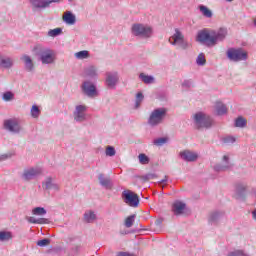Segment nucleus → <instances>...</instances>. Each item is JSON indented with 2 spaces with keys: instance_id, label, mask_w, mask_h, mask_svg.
<instances>
[{
  "instance_id": "1",
  "label": "nucleus",
  "mask_w": 256,
  "mask_h": 256,
  "mask_svg": "<svg viewBox=\"0 0 256 256\" xmlns=\"http://www.w3.org/2000/svg\"><path fill=\"white\" fill-rule=\"evenodd\" d=\"M227 37V29L220 28L215 31L212 29L204 28L198 31L196 41L207 47H215L219 41H223Z\"/></svg>"
},
{
  "instance_id": "2",
  "label": "nucleus",
  "mask_w": 256,
  "mask_h": 256,
  "mask_svg": "<svg viewBox=\"0 0 256 256\" xmlns=\"http://www.w3.org/2000/svg\"><path fill=\"white\" fill-rule=\"evenodd\" d=\"M32 52L38 57V61H40L42 65H53V63L57 61V53L55 50L42 44H36Z\"/></svg>"
},
{
  "instance_id": "3",
  "label": "nucleus",
  "mask_w": 256,
  "mask_h": 256,
  "mask_svg": "<svg viewBox=\"0 0 256 256\" xmlns=\"http://www.w3.org/2000/svg\"><path fill=\"white\" fill-rule=\"evenodd\" d=\"M131 33L134 37H140V39H150L153 36V28L149 25L135 23L131 27Z\"/></svg>"
},
{
  "instance_id": "4",
  "label": "nucleus",
  "mask_w": 256,
  "mask_h": 256,
  "mask_svg": "<svg viewBox=\"0 0 256 256\" xmlns=\"http://www.w3.org/2000/svg\"><path fill=\"white\" fill-rule=\"evenodd\" d=\"M167 111L165 107L154 109L148 118V125H150V127L161 125V123L165 121V117H167Z\"/></svg>"
},
{
  "instance_id": "5",
  "label": "nucleus",
  "mask_w": 256,
  "mask_h": 256,
  "mask_svg": "<svg viewBox=\"0 0 256 256\" xmlns=\"http://www.w3.org/2000/svg\"><path fill=\"white\" fill-rule=\"evenodd\" d=\"M194 123L197 129H210L213 127V118L203 112H197L194 115Z\"/></svg>"
},
{
  "instance_id": "6",
  "label": "nucleus",
  "mask_w": 256,
  "mask_h": 256,
  "mask_svg": "<svg viewBox=\"0 0 256 256\" xmlns=\"http://www.w3.org/2000/svg\"><path fill=\"white\" fill-rule=\"evenodd\" d=\"M170 45H177L180 49L186 50L189 49V42L185 40L183 32L179 29H175V33L169 38Z\"/></svg>"
},
{
  "instance_id": "7",
  "label": "nucleus",
  "mask_w": 256,
  "mask_h": 256,
  "mask_svg": "<svg viewBox=\"0 0 256 256\" xmlns=\"http://www.w3.org/2000/svg\"><path fill=\"white\" fill-rule=\"evenodd\" d=\"M41 173H43V169H41L40 167L25 168L21 175V179L22 181H26V182L33 181V179H36V177H39Z\"/></svg>"
},
{
  "instance_id": "8",
  "label": "nucleus",
  "mask_w": 256,
  "mask_h": 256,
  "mask_svg": "<svg viewBox=\"0 0 256 256\" xmlns=\"http://www.w3.org/2000/svg\"><path fill=\"white\" fill-rule=\"evenodd\" d=\"M227 57L230 59V61H247V52L243 51L241 48H230L227 51Z\"/></svg>"
},
{
  "instance_id": "9",
  "label": "nucleus",
  "mask_w": 256,
  "mask_h": 256,
  "mask_svg": "<svg viewBox=\"0 0 256 256\" xmlns=\"http://www.w3.org/2000/svg\"><path fill=\"white\" fill-rule=\"evenodd\" d=\"M122 199L129 207H139V196L130 190L122 192Z\"/></svg>"
},
{
  "instance_id": "10",
  "label": "nucleus",
  "mask_w": 256,
  "mask_h": 256,
  "mask_svg": "<svg viewBox=\"0 0 256 256\" xmlns=\"http://www.w3.org/2000/svg\"><path fill=\"white\" fill-rule=\"evenodd\" d=\"M87 109L86 105H77L73 112L74 121L83 123L87 119Z\"/></svg>"
},
{
  "instance_id": "11",
  "label": "nucleus",
  "mask_w": 256,
  "mask_h": 256,
  "mask_svg": "<svg viewBox=\"0 0 256 256\" xmlns=\"http://www.w3.org/2000/svg\"><path fill=\"white\" fill-rule=\"evenodd\" d=\"M119 83V73L106 72L105 84L108 89H115Z\"/></svg>"
},
{
  "instance_id": "12",
  "label": "nucleus",
  "mask_w": 256,
  "mask_h": 256,
  "mask_svg": "<svg viewBox=\"0 0 256 256\" xmlns=\"http://www.w3.org/2000/svg\"><path fill=\"white\" fill-rule=\"evenodd\" d=\"M4 128L10 133H19L21 131V123L17 119H9L4 122Z\"/></svg>"
},
{
  "instance_id": "13",
  "label": "nucleus",
  "mask_w": 256,
  "mask_h": 256,
  "mask_svg": "<svg viewBox=\"0 0 256 256\" xmlns=\"http://www.w3.org/2000/svg\"><path fill=\"white\" fill-rule=\"evenodd\" d=\"M33 9H47L51 3H61V0H30Z\"/></svg>"
},
{
  "instance_id": "14",
  "label": "nucleus",
  "mask_w": 256,
  "mask_h": 256,
  "mask_svg": "<svg viewBox=\"0 0 256 256\" xmlns=\"http://www.w3.org/2000/svg\"><path fill=\"white\" fill-rule=\"evenodd\" d=\"M82 91L87 97H97V88L91 81H85L82 83Z\"/></svg>"
},
{
  "instance_id": "15",
  "label": "nucleus",
  "mask_w": 256,
  "mask_h": 256,
  "mask_svg": "<svg viewBox=\"0 0 256 256\" xmlns=\"http://www.w3.org/2000/svg\"><path fill=\"white\" fill-rule=\"evenodd\" d=\"M42 187L43 189H45L46 191H51V189L53 191H60L61 190V186L57 183H55L53 181V177L48 176L45 181L42 183Z\"/></svg>"
},
{
  "instance_id": "16",
  "label": "nucleus",
  "mask_w": 256,
  "mask_h": 256,
  "mask_svg": "<svg viewBox=\"0 0 256 256\" xmlns=\"http://www.w3.org/2000/svg\"><path fill=\"white\" fill-rule=\"evenodd\" d=\"M180 157L181 159H183V161H187V162H193V161H197V159H199V154H197L196 152L190 151V150H184L182 152H180Z\"/></svg>"
},
{
  "instance_id": "17",
  "label": "nucleus",
  "mask_w": 256,
  "mask_h": 256,
  "mask_svg": "<svg viewBox=\"0 0 256 256\" xmlns=\"http://www.w3.org/2000/svg\"><path fill=\"white\" fill-rule=\"evenodd\" d=\"M231 167H233V165L231 164V162H229V156L224 155L222 158V163L221 164H216L214 166V170L215 171H228V169H231Z\"/></svg>"
},
{
  "instance_id": "18",
  "label": "nucleus",
  "mask_w": 256,
  "mask_h": 256,
  "mask_svg": "<svg viewBox=\"0 0 256 256\" xmlns=\"http://www.w3.org/2000/svg\"><path fill=\"white\" fill-rule=\"evenodd\" d=\"M21 61H23L24 69L25 71H28V73H31L35 70V63H33V59H31V56L24 54L21 57Z\"/></svg>"
},
{
  "instance_id": "19",
  "label": "nucleus",
  "mask_w": 256,
  "mask_h": 256,
  "mask_svg": "<svg viewBox=\"0 0 256 256\" xmlns=\"http://www.w3.org/2000/svg\"><path fill=\"white\" fill-rule=\"evenodd\" d=\"M98 181L101 187H104V189H108V190L113 189V181H111V178L106 177L105 174L103 173L98 174Z\"/></svg>"
},
{
  "instance_id": "20",
  "label": "nucleus",
  "mask_w": 256,
  "mask_h": 256,
  "mask_svg": "<svg viewBox=\"0 0 256 256\" xmlns=\"http://www.w3.org/2000/svg\"><path fill=\"white\" fill-rule=\"evenodd\" d=\"M224 217H225V212L214 211V212L210 213L208 221L212 225H217V223H219V221H221Z\"/></svg>"
},
{
  "instance_id": "21",
  "label": "nucleus",
  "mask_w": 256,
  "mask_h": 256,
  "mask_svg": "<svg viewBox=\"0 0 256 256\" xmlns=\"http://www.w3.org/2000/svg\"><path fill=\"white\" fill-rule=\"evenodd\" d=\"M62 19L66 25H75V23H77V17L71 11H66Z\"/></svg>"
},
{
  "instance_id": "22",
  "label": "nucleus",
  "mask_w": 256,
  "mask_h": 256,
  "mask_svg": "<svg viewBox=\"0 0 256 256\" xmlns=\"http://www.w3.org/2000/svg\"><path fill=\"white\" fill-rule=\"evenodd\" d=\"M84 223H95L97 221V213L93 210H86L83 215Z\"/></svg>"
},
{
  "instance_id": "23",
  "label": "nucleus",
  "mask_w": 256,
  "mask_h": 256,
  "mask_svg": "<svg viewBox=\"0 0 256 256\" xmlns=\"http://www.w3.org/2000/svg\"><path fill=\"white\" fill-rule=\"evenodd\" d=\"M84 75H86V77H90L91 79L98 77L99 73L97 72V67H95L94 65L86 67L84 69Z\"/></svg>"
},
{
  "instance_id": "24",
  "label": "nucleus",
  "mask_w": 256,
  "mask_h": 256,
  "mask_svg": "<svg viewBox=\"0 0 256 256\" xmlns=\"http://www.w3.org/2000/svg\"><path fill=\"white\" fill-rule=\"evenodd\" d=\"M172 211L174 215H182L183 211H185V203L175 202L172 206Z\"/></svg>"
},
{
  "instance_id": "25",
  "label": "nucleus",
  "mask_w": 256,
  "mask_h": 256,
  "mask_svg": "<svg viewBox=\"0 0 256 256\" xmlns=\"http://www.w3.org/2000/svg\"><path fill=\"white\" fill-rule=\"evenodd\" d=\"M13 63V58L4 57L0 60V67H3V69H11V67H13Z\"/></svg>"
},
{
  "instance_id": "26",
  "label": "nucleus",
  "mask_w": 256,
  "mask_h": 256,
  "mask_svg": "<svg viewBox=\"0 0 256 256\" xmlns=\"http://www.w3.org/2000/svg\"><path fill=\"white\" fill-rule=\"evenodd\" d=\"M28 223H33L34 225H47L49 223V219L47 218H35V217H28Z\"/></svg>"
},
{
  "instance_id": "27",
  "label": "nucleus",
  "mask_w": 256,
  "mask_h": 256,
  "mask_svg": "<svg viewBox=\"0 0 256 256\" xmlns=\"http://www.w3.org/2000/svg\"><path fill=\"white\" fill-rule=\"evenodd\" d=\"M198 8L200 13L203 15V17H206V19H211V17H213V11H211V9H209L207 6L200 5Z\"/></svg>"
},
{
  "instance_id": "28",
  "label": "nucleus",
  "mask_w": 256,
  "mask_h": 256,
  "mask_svg": "<svg viewBox=\"0 0 256 256\" xmlns=\"http://www.w3.org/2000/svg\"><path fill=\"white\" fill-rule=\"evenodd\" d=\"M214 109H215L217 115L227 114V106H225V104H223L222 102H216Z\"/></svg>"
},
{
  "instance_id": "29",
  "label": "nucleus",
  "mask_w": 256,
  "mask_h": 256,
  "mask_svg": "<svg viewBox=\"0 0 256 256\" xmlns=\"http://www.w3.org/2000/svg\"><path fill=\"white\" fill-rule=\"evenodd\" d=\"M139 79L146 85H151L155 83V78L153 76L146 75L145 73H140Z\"/></svg>"
},
{
  "instance_id": "30",
  "label": "nucleus",
  "mask_w": 256,
  "mask_h": 256,
  "mask_svg": "<svg viewBox=\"0 0 256 256\" xmlns=\"http://www.w3.org/2000/svg\"><path fill=\"white\" fill-rule=\"evenodd\" d=\"M13 239V233L10 231H0V241L5 243L7 241H11Z\"/></svg>"
},
{
  "instance_id": "31",
  "label": "nucleus",
  "mask_w": 256,
  "mask_h": 256,
  "mask_svg": "<svg viewBox=\"0 0 256 256\" xmlns=\"http://www.w3.org/2000/svg\"><path fill=\"white\" fill-rule=\"evenodd\" d=\"M74 56L76 59H79V60L89 59V57H91V55L89 54V51L87 50L76 52Z\"/></svg>"
},
{
  "instance_id": "32",
  "label": "nucleus",
  "mask_w": 256,
  "mask_h": 256,
  "mask_svg": "<svg viewBox=\"0 0 256 256\" xmlns=\"http://www.w3.org/2000/svg\"><path fill=\"white\" fill-rule=\"evenodd\" d=\"M143 99H145L143 92H138L136 94L135 109H139V107H141V103H143Z\"/></svg>"
},
{
  "instance_id": "33",
  "label": "nucleus",
  "mask_w": 256,
  "mask_h": 256,
  "mask_svg": "<svg viewBox=\"0 0 256 256\" xmlns=\"http://www.w3.org/2000/svg\"><path fill=\"white\" fill-rule=\"evenodd\" d=\"M32 215H36V216L47 215V210H45V208H43V207H35L32 210Z\"/></svg>"
},
{
  "instance_id": "34",
  "label": "nucleus",
  "mask_w": 256,
  "mask_h": 256,
  "mask_svg": "<svg viewBox=\"0 0 256 256\" xmlns=\"http://www.w3.org/2000/svg\"><path fill=\"white\" fill-rule=\"evenodd\" d=\"M39 115H41V110L39 109V106L33 105L31 108V117H33V119H37L39 118Z\"/></svg>"
},
{
  "instance_id": "35",
  "label": "nucleus",
  "mask_w": 256,
  "mask_h": 256,
  "mask_svg": "<svg viewBox=\"0 0 256 256\" xmlns=\"http://www.w3.org/2000/svg\"><path fill=\"white\" fill-rule=\"evenodd\" d=\"M235 127H247V120L243 117H238L235 121Z\"/></svg>"
},
{
  "instance_id": "36",
  "label": "nucleus",
  "mask_w": 256,
  "mask_h": 256,
  "mask_svg": "<svg viewBox=\"0 0 256 256\" xmlns=\"http://www.w3.org/2000/svg\"><path fill=\"white\" fill-rule=\"evenodd\" d=\"M133 223H135V214L128 216L125 220V227H127V229L133 227Z\"/></svg>"
},
{
  "instance_id": "37",
  "label": "nucleus",
  "mask_w": 256,
  "mask_h": 256,
  "mask_svg": "<svg viewBox=\"0 0 256 256\" xmlns=\"http://www.w3.org/2000/svg\"><path fill=\"white\" fill-rule=\"evenodd\" d=\"M63 33L61 28H56L48 31V37H57Z\"/></svg>"
},
{
  "instance_id": "38",
  "label": "nucleus",
  "mask_w": 256,
  "mask_h": 256,
  "mask_svg": "<svg viewBox=\"0 0 256 256\" xmlns=\"http://www.w3.org/2000/svg\"><path fill=\"white\" fill-rule=\"evenodd\" d=\"M138 159L141 165H149V156H146L145 154H139Z\"/></svg>"
},
{
  "instance_id": "39",
  "label": "nucleus",
  "mask_w": 256,
  "mask_h": 256,
  "mask_svg": "<svg viewBox=\"0 0 256 256\" xmlns=\"http://www.w3.org/2000/svg\"><path fill=\"white\" fill-rule=\"evenodd\" d=\"M167 141H169V139L165 137L157 138L154 140V145H156L157 147H162V145H165Z\"/></svg>"
},
{
  "instance_id": "40",
  "label": "nucleus",
  "mask_w": 256,
  "mask_h": 256,
  "mask_svg": "<svg viewBox=\"0 0 256 256\" xmlns=\"http://www.w3.org/2000/svg\"><path fill=\"white\" fill-rule=\"evenodd\" d=\"M105 153H106L107 157H115V154L117 152L115 151V147L107 146Z\"/></svg>"
},
{
  "instance_id": "41",
  "label": "nucleus",
  "mask_w": 256,
  "mask_h": 256,
  "mask_svg": "<svg viewBox=\"0 0 256 256\" xmlns=\"http://www.w3.org/2000/svg\"><path fill=\"white\" fill-rule=\"evenodd\" d=\"M51 244V240L49 238H44L37 242L38 247H47V245Z\"/></svg>"
},
{
  "instance_id": "42",
  "label": "nucleus",
  "mask_w": 256,
  "mask_h": 256,
  "mask_svg": "<svg viewBox=\"0 0 256 256\" xmlns=\"http://www.w3.org/2000/svg\"><path fill=\"white\" fill-rule=\"evenodd\" d=\"M197 65H205L207 63V60L205 59V54H200L196 59Z\"/></svg>"
},
{
  "instance_id": "43",
  "label": "nucleus",
  "mask_w": 256,
  "mask_h": 256,
  "mask_svg": "<svg viewBox=\"0 0 256 256\" xmlns=\"http://www.w3.org/2000/svg\"><path fill=\"white\" fill-rule=\"evenodd\" d=\"M236 139L233 136H226L223 138V143H226L227 145H231L235 143Z\"/></svg>"
},
{
  "instance_id": "44",
  "label": "nucleus",
  "mask_w": 256,
  "mask_h": 256,
  "mask_svg": "<svg viewBox=\"0 0 256 256\" xmlns=\"http://www.w3.org/2000/svg\"><path fill=\"white\" fill-rule=\"evenodd\" d=\"M157 177V174L154 173H148L142 176V179L144 181H151V179H155Z\"/></svg>"
},
{
  "instance_id": "45",
  "label": "nucleus",
  "mask_w": 256,
  "mask_h": 256,
  "mask_svg": "<svg viewBox=\"0 0 256 256\" xmlns=\"http://www.w3.org/2000/svg\"><path fill=\"white\" fill-rule=\"evenodd\" d=\"M13 99L12 92L8 91L3 94V100L4 101H11Z\"/></svg>"
},
{
  "instance_id": "46",
  "label": "nucleus",
  "mask_w": 256,
  "mask_h": 256,
  "mask_svg": "<svg viewBox=\"0 0 256 256\" xmlns=\"http://www.w3.org/2000/svg\"><path fill=\"white\" fill-rule=\"evenodd\" d=\"M245 192V186L239 184L236 186V193L241 196Z\"/></svg>"
},
{
  "instance_id": "47",
  "label": "nucleus",
  "mask_w": 256,
  "mask_h": 256,
  "mask_svg": "<svg viewBox=\"0 0 256 256\" xmlns=\"http://www.w3.org/2000/svg\"><path fill=\"white\" fill-rule=\"evenodd\" d=\"M192 86H193V82H191V80H185L182 83L183 89H191Z\"/></svg>"
},
{
  "instance_id": "48",
  "label": "nucleus",
  "mask_w": 256,
  "mask_h": 256,
  "mask_svg": "<svg viewBox=\"0 0 256 256\" xmlns=\"http://www.w3.org/2000/svg\"><path fill=\"white\" fill-rule=\"evenodd\" d=\"M12 157H13L12 153L2 154L0 155V161H7V159H11Z\"/></svg>"
},
{
  "instance_id": "49",
  "label": "nucleus",
  "mask_w": 256,
  "mask_h": 256,
  "mask_svg": "<svg viewBox=\"0 0 256 256\" xmlns=\"http://www.w3.org/2000/svg\"><path fill=\"white\" fill-rule=\"evenodd\" d=\"M117 256H136L135 254L129 252H119Z\"/></svg>"
},
{
  "instance_id": "50",
  "label": "nucleus",
  "mask_w": 256,
  "mask_h": 256,
  "mask_svg": "<svg viewBox=\"0 0 256 256\" xmlns=\"http://www.w3.org/2000/svg\"><path fill=\"white\" fill-rule=\"evenodd\" d=\"M167 179H168V177L165 176L164 179H162V180L159 182V185H163L164 183H167Z\"/></svg>"
},
{
  "instance_id": "51",
  "label": "nucleus",
  "mask_w": 256,
  "mask_h": 256,
  "mask_svg": "<svg viewBox=\"0 0 256 256\" xmlns=\"http://www.w3.org/2000/svg\"><path fill=\"white\" fill-rule=\"evenodd\" d=\"M252 217H253V219L256 220V209L254 211H252Z\"/></svg>"
},
{
  "instance_id": "52",
  "label": "nucleus",
  "mask_w": 256,
  "mask_h": 256,
  "mask_svg": "<svg viewBox=\"0 0 256 256\" xmlns=\"http://www.w3.org/2000/svg\"><path fill=\"white\" fill-rule=\"evenodd\" d=\"M228 3H232L233 0H226Z\"/></svg>"
},
{
  "instance_id": "53",
  "label": "nucleus",
  "mask_w": 256,
  "mask_h": 256,
  "mask_svg": "<svg viewBox=\"0 0 256 256\" xmlns=\"http://www.w3.org/2000/svg\"><path fill=\"white\" fill-rule=\"evenodd\" d=\"M254 25H255V27H256V19L254 20Z\"/></svg>"
},
{
  "instance_id": "54",
  "label": "nucleus",
  "mask_w": 256,
  "mask_h": 256,
  "mask_svg": "<svg viewBox=\"0 0 256 256\" xmlns=\"http://www.w3.org/2000/svg\"><path fill=\"white\" fill-rule=\"evenodd\" d=\"M70 3L73 2V0H68Z\"/></svg>"
}]
</instances>
